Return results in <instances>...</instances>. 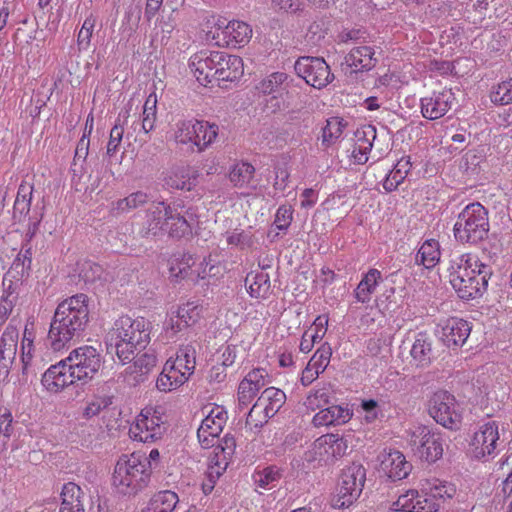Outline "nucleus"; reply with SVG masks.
I'll list each match as a JSON object with an SVG mask.
<instances>
[{
	"label": "nucleus",
	"mask_w": 512,
	"mask_h": 512,
	"mask_svg": "<svg viewBox=\"0 0 512 512\" xmlns=\"http://www.w3.org/2000/svg\"><path fill=\"white\" fill-rule=\"evenodd\" d=\"M286 401V395L285 393L275 387H269L266 388L261 396L258 398L256 404L250 409L247 415V423H249L250 418L252 417V413L254 412V409L258 405H263V411L265 413V416L268 418L273 417L280 408L285 404Z\"/></svg>",
	"instance_id": "393cba45"
},
{
	"label": "nucleus",
	"mask_w": 512,
	"mask_h": 512,
	"mask_svg": "<svg viewBox=\"0 0 512 512\" xmlns=\"http://www.w3.org/2000/svg\"><path fill=\"white\" fill-rule=\"evenodd\" d=\"M252 37V28L243 21L233 20L222 27L218 24L217 36L214 38L222 39L223 45L237 48L243 47L249 43Z\"/></svg>",
	"instance_id": "a211bd4d"
},
{
	"label": "nucleus",
	"mask_w": 512,
	"mask_h": 512,
	"mask_svg": "<svg viewBox=\"0 0 512 512\" xmlns=\"http://www.w3.org/2000/svg\"><path fill=\"white\" fill-rule=\"evenodd\" d=\"M255 173V168L250 163L242 162L236 164L229 173L231 183L238 188L247 186Z\"/></svg>",
	"instance_id": "4c0bfd02"
},
{
	"label": "nucleus",
	"mask_w": 512,
	"mask_h": 512,
	"mask_svg": "<svg viewBox=\"0 0 512 512\" xmlns=\"http://www.w3.org/2000/svg\"><path fill=\"white\" fill-rule=\"evenodd\" d=\"M421 491L424 492L427 501L435 504L431 512L438 511L447 499H452L456 494V488L453 484L436 478L425 480L422 483Z\"/></svg>",
	"instance_id": "412c9836"
},
{
	"label": "nucleus",
	"mask_w": 512,
	"mask_h": 512,
	"mask_svg": "<svg viewBox=\"0 0 512 512\" xmlns=\"http://www.w3.org/2000/svg\"><path fill=\"white\" fill-rule=\"evenodd\" d=\"M366 481V470L358 463L346 466L339 477L337 494L332 500V507L344 509L351 506L361 495Z\"/></svg>",
	"instance_id": "0eeeda50"
},
{
	"label": "nucleus",
	"mask_w": 512,
	"mask_h": 512,
	"mask_svg": "<svg viewBox=\"0 0 512 512\" xmlns=\"http://www.w3.org/2000/svg\"><path fill=\"white\" fill-rule=\"evenodd\" d=\"M165 427L161 417L151 409H144L131 424L130 437L139 442L150 443L162 438Z\"/></svg>",
	"instance_id": "f8f14e48"
},
{
	"label": "nucleus",
	"mask_w": 512,
	"mask_h": 512,
	"mask_svg": "<svg viewBox=\"0 0 512 512\" xmlns=\"http://www.w3.org/2000/svg\"><path fill=\"white\" fill-rule=\"evenodd\" d=\"M471 332L469 323L463 319H448L442 327L441 339L448 347L462 346Z\"/></svg>",
	"instance_id": "5701e85b"
},
{
	"label": "nucleus",
	"mask_w": 512,
	"mask_h": 512,
	"mask_svg": "<svg viewBox=\"0 0 512 512\" xmlns=\"http://www.w3.org/2000/svg\"><path fill=\"white\" fill-rule=\"evenodd\" d=\"M151 477V463L144 455H122L113 473V486L118 493L134 496L145 489Z\"/></svg>",
	"instance_id": "39448f33"
},
{
	"label": "nucleus",
	"mask_w": 512,
	"mask_h": 512,
	"mask_svg": "<svg viewBox=\"0 0 512 512\" xmlns=\"http://www.w3.org/2000/svg\"><path fill=\"white\" fill-rule=\"evenodd\" d=\"M18 338V328L11 322L0 337V382L9 376L17 352Z\"/></svg>",
	"instance_id": "dca6fc26"
},
{
	"label": "nucleus",
	"mask_w": 512,
	"mask_h": 512,
	"mask_svg": "<svg viewBox=\"0 0 512 512\" xmlns=\"http://www.w3.org/2000/svg\"><path fill=\"white\" fill-rule=\"evenodd\" d=\"M410 354L417 366L426 367L434 358L431 337L423 332L417 334Z\"/></svg>",
	"instance_id": "bb28decb"
},
{
	"label": "nucleus",
	"mask_w": 512,
	"mask_h": 512,
	"mask_svg": "<svg viewBox=\"0 0 512 512\" xmlns=\"http://www.w3.org/2000/svg\"><path fill=\"white\" fill-rule=\"evenodd\" d=\"M347 122L340 117H331L326 120V125L322 128L321 144L328 148L335 144L342 136Z\"/></svg>",
	"instance_id": "72a5a7b5"
},
{
	"label": "nucleus",
	"mask_w": 512,
	"mask_h": 512,
	"mask_svg": "<svg viewBox=\"0 0 512 512\" xmlns=\"http://www.w3.org/2000/svg\"><path fill=\"white\" fill-rule=\"evenodd\" d=\"M84 496L85 494L80 486L73 482L66 483L61 492V508L82 505Z\"/></svg>",
	"instance_id": "ea45409f"
},
{
	"label": "nucleus",
	"mask_w": 512,
	"mask_h": 512,
	"mask_svg": "<svg viewBox=\"0 0 512 512\" xmlns=\"http://www.w3.org/2000/svg\"><path fill=\"white\" fill-rule=\"evenodd\" d=\"M455 100L451 90H445L432 97L421 99V113L423 117L435 120L444 116L452 106Z\"/></svg>",
	"instance_id": "6ab92c4d"
},
{
	"label": "nucleus",
	"mask_w": 512,
	"mask_h": 512,
	"mask_svg": "<svg viewBox=\"0 0 512 512\" xmlns=\"http://www.w3.org/2000/svg\"><path fill=\"white\" fill-rule=\"evenodd\" d=\"M33 187L21 184L13 206V218L20 222L29 213Z\"/></svg>",
	"instance_id": "c9c22d12"
},
{
	"label": "nucleus",
	"mask_w": 512,
	"mask_h": 512,
	"mask_svg": "<svg viewBox=\"0 0 512 512\" xmlns=\"http://www.w3.org/2000/svg\"><path fill=\"white\" fill-rule=\"evenodd\" d=\"M329 408L334 418V425H341L348 422L353 415L352 411L347 406L332 405Z\"/></svg>",
	"instance_id": "052dcab7"
},
{
	"label": "nucleus",
	"mask_w": 512,
	"mask_h": 512,
	"mask_svg": "<svg viewBox=\"0 0 512 512\" xmlns=\"http://www.w3.org/2000/svg\"><path fill=\"white\" fill-rule=\"evenodd\" d=\"M347 449V440L338 434L322 435L313 444L315 458L325 464L343 457L347 453Z\"/></svg>",
	"instance_id": "ddd939ff"
},
{
	"label": "nucleus",
	"mask_w": 512,
	"mask_h": 512,
	"mask_svg": "<svg viewBox=\"0 0 512 512\" xmlns=\"http://www.w3.org/2000/svg\"><path fill=\"white\" fill-rule=\"evenodd\" d=\"M77 381V376L73 373V369H70L67 358L50 366L41 379L43 386L53 393L60 392Z\"/></svg>",
	"instance_id": "2eb2a0df"
},
{
	"label": "nucleus",
	"mask_w": 512,
	"mask_h": 512,
	"mask_svg": "<svg viewBox=\"0 0 512 512\" xmlns=\"http://www.w3.org/2000/svg\"><path fill=\"white\" fill-rule=\"evenodd\" d=\"M67 360L70 369L76 374L78 381L87 383L99 372L103 359L100 352L92 346H82L70 352Z\"/></svg>",
	"instance_id": "9d476101"
},
{
	"label": "nucleus",
	"mask_w": 512,
	"mask_h": 512,
	"mask_svg": "<svg viewBox=\"0 0 512 512\" xmlns=\"http://www.w3.org/2000/svg\"><path fill=\"white\" fill-rule=\"evenodd\" d=\"M355 145L362 151L371 150L376 139V128L373 125H364L355 132Z\"/></svg>",
	"instance_id": "de8ad7c7"
},
{
	"label": "nucleus",
	"mask_w": 512,
	"mask_h": 512,
	"mask_svg": "<svg viewBox=\"0 0 512 512\" xmlns=\"http://www.w3.org/2000/svg\"><path fill=\"white\" fill-rule=\"evenodd\" d=\"M267 372L263 368H255L251 370L242 380V382H248L249 386L257 388L259 391L262 387L267 384L266 377Z\"/></svg>",
	"instance_id": "6e6d98bb"
},
{
	"label": "nucleus",
	"mask_w": 512,
	"mask_h": 512,
	"mask_svg": "<svg viewBox=\"0 0 512 512\" xmlns=\"http://www.w3.org/2000/svg\"><path fill=\"white\" fill-rule=\"evenodd\" d=\"M491 101L499 105L512 103V79L503 81L491 92Z\"/></svg>",
	"instance_id": "8fccbe9b"
},
{
	"label": "nucleus",
	"mask_w": 512,
	"mask_h": 512,
	"mask_svg": "<svg viewBox=\"0 0 512 512\" xmlns=\"http://www.w3.org/2000/svg\"><path fill=\"white\" fill-rule=\"evenodd\" d=\"M258 390L248 385V382H240L238 387V408L244 410L253 401Z\"/></svg>",
	"instance_id": "5fc2aeb1"
},
{
	"label": "nucleus",
	"mask_w": 512,
	"mask_h": 512,
	"mask_svg": "<svg viewBox=\"0 0 512 512\" xmlns=\"http://www.w3.org/2000/svg\"><path fill=\"white\" fill-rule=\"evenodd\" d=\"M195 120H180L175 125L174 139L179 144H193L197 129Z\"/></svg>",
	"instance_id": "a19ab883"
},
{
	"label": "nucleus",
	"mask_w": 512,
	"mask_h": 512,
	"mask_svg": "<svg viewBox=\"0 0 512 512\" xmlns=\"http://www.w3.org/2000/svg\"><path fill=\"white\" fill-rule=\"evenodd\" d=\"M292 220V209L290 206L282 205L278 208L275 216V225L279 230L287 229Z\"/></svg>",
	"instance_id": "bf43d9fd"
},
{
	"label": "nucleus",
	"mask_w": 512,
	"mask_h": 512,
	"mask_svg": "<svg viewBox=\"0 0 512 512\" xmlns=\"http://www.w3.org/2000/svg\"><path fill=\"white\" fill-rule=\"evenodd\" d=\"M374 50L369 46L353 48L345 57V62L354 68L355 72L371 70L377 63Z\"/></svg>",
	"instance_id": "a878e982"
},
{
	"label": "nucleus",
	"mask_w": 512,
	"mask_h": 512,
	"mask_svg": "<svg viewBox=\"0 0 512 512\" xmlns=\"http://www.w3.org/2000/svg\"><path fill=\"white\" fill-rule=\"evenodd\" d=\"M113 402V396H94L86 405L83 415L86 418L97 416L101 411L107 409Z\"/></svg>",
	"instance_id": "09e8293b"
},
{
	"label": "nucleus",
	"mask_w": 512,
	"mask_h": 512,
	"mask_svg": "<svg viewBox=\"0 0 512 512\" xmlns=\"http://www.w3.org/2000/svg\"><path fill=\"white\" fill-rule=\"evenodd\" d=\"M195 129H197L194 140V146L199 152L206 150L216 139L219 127L215 123L203 120H195Z\"/></svg>",
	"instance_id": "c756f323"
},
{
	"label": "nucleus",
	"mask_w": 512,
	"mask_h": 512,
	"mask_svg": "<svg viewBox=\"0 0 512 512\" xmlns=\"http://www.w3.org/2000/svg\"><path fill=\"white\" fill-rule=\"evenodd\" d=\"M87 301V295L80 293L58 304L47 335V344L53 351H60L82 338L89 322Z\"/></svg>",
	"instance_id": "f257e3e1"
},
{
	"label": "nucleus",
	"mask_w": 512,
	"mask_h": 512,
	"mask_svg": "<svg viewBox=\"0 0 512 512\" xmlns=\"http://www.w3.org/2000/svg\"><path fill=\"white\" fill-rule=\"evenodd\" d=\"M440 245L435 239L426 240L419 248L415 261L426 268H433L440 260Z\"/></svg>",
	"instance_id": "f704fd0d"
},
{
	"label": "nucleus",
	"mask_w": 512,
	"mask_h": 512,
	"mask_svg": "<svg viewBox=\"0 0 512 512\" xmlns=\"http://www.w3.org/2000/svg\"><path fill=\"white\" fill-rule=\"evenodd\" d=\"M151 322L144 317H119L106 335L108 353H115L125 364L136 351L139 353L150 343Z\"/></svg>",
	"instance_id": "f03ea898"
},
{
	"label": "nucleus",
	"mask_w": 512,
	"mask_h": 512,
	"mask_svg": "<svg viewBox=\"0 0 512 512\" xmlns=\"http://www.w3.org/2000/svg\"><path fill=\"white\" fill-rule=\"evenodd\" d=\"M169 205L158 202L146 210L145 219L139 228V235L146 239H158L165 235V222Z\"/></svg>",
	"instance_id": "4468645a"
},
{
	"label": "nucleus",
	"mask_w": 512,
	"mask_h": 512,
	"mask_svg": "<svg viewBox=\"0 0 512 512\" xmlns=\"http://www.w3.org/2000/svg\"><path fill=\"white\" fill-rule=\"evenodd\" d=\"M169 212L165 222V235L179 239L191 234L192 228L186 218L170 205Z\"/></svg>",
	"instance_id": "cd10ccee"
},
{
	"label": "nucleus",
	"mask_w": 512,
	"mask_h": 512,
	"mask_svg": "<svg viewBox=\"0 0 512 512\" xmlns=\"http://www.w3.org/2000/svg\"><path fill=\"white\" fill-rule=\"evenodd\" d=\"M189 67L204 85L214 81L232 82L243 74L242 59L222 51H200L190 58Z\"/></svg>",
	"instance_id": "20e7f679"
},
{
	"label": "nucleus",
	"mask_w": 512,
	"mask_h": 512,
	"mask_svg": "<svg viewBox=\"0 0 512 512\" xmlns=\"http://www.w3.org/2000/svg\"><path fill=\"white\" fill-rule=\"evenodd\" d=\"M288 75L283 72H275L268 77L262 79L257 85L256 89L259 93L270 95L273 93L283 92L285 89L282 85L287 81Z\"/></svg>",
	"instance_id": "e433bc0d"
},
{
	"label": "nucleus",
	"mask_w": 512,
	"mask_h": 512,
	"mask_svg": "<svg viewBox=\"0 0 512 512\" xmlns=\"http://www.w3.org/2000/svg\"><path fill=\"white\" fill-rule=\"evenodd\" d=\"M412 465L406 461L405 456L399 451H390L383 455L380 470L392 481L406 478L411 472Z\"/></svg>",
	"instance_id": "4be33fe9"
},
{
	"label": "nucleus",
	"mask_w": 512,
	"mask_h": 512,
	"mask_svg": "<svg viewBox=\"0 0 512 512\" xmlns=\"http://www.w3.org/2000/svg\"><path fill=\"white\" fill-rule=\"evenodd\" d=\"M156 105L157 97L155 93H151L143 106V119L141 129L145 134L153 130L156 121Z\"/></svg>",
	"instance_id": "37998d69"
},
{
	"label": "nucleus",
	"mask_w": 512,
	"mask_h": 512,
	"mask_svg": "<svg viewBox=\"0 0 512 512\" xmlns=\"http://www.w3.org/2000/svg\"><path fill=\"white\" fill-rule=\"evenodd\" d=\"M283 477V470L276 465L267 466L253 474L256 487L270 490L275 488Z\"/></svg>",
	"instance_id": "473e14b6"
},
{
	"label": "nucleus",
	"mask_w": 512,
	"mask_h": 512,
	"mask_svg": "<svg viewBox=\"0 0 512 512\" xmlns=\"http://www.w3.org/2000/svg\"><path fill=\"white\" fill-rule=\"evenodd\" d=\"M499 440L498 424L496 421H488L480 426L473 437L476 457L491 455Z\"/></svg>",
	"instance_id": "aec40b11"
},
{
	"label": "nucleus",
	"mask_w": 512,
	"mask_h": 512,
	"mask_svg": "<svg viewBox=\"0 0 512 512\" xmlns=\"http://www.w3.org/2000/svg\"><path fill=\"white\" fill-rule=\"evenodd\" d=\"M216 450H220V453L225 454L231 458L236 449L235 438L231 435H225L218 445L215 446Z\"/></svg>",
	"instance_id": "69168bd1"
},
{
	"label": "nucleus",
	"mask_w": 512,
	"mask_h": 512,
	"mask_svg": "<svg viewBox=\"0 0 512 512\" xmlns=\"http://www.w3.org/2000/svg\"><path fill=\"white\" fill-rule=\"evenodd\" d=\"M321 402L323 404L328 403V394L324 389L316 390L314 393L310 394L307 397L306 405L308 408L315 409L321 406Z\"/></svg>",
	"instance_id": "0e129e2a"
},
{
	"label": "nucleus",
	"mask_w": 512,
	"mask_h": 512,
	"mask_svg": "<svg viewBox=\"0 0 512 512\" xmlns=\"http://www.w3.org/2000/svg\"><path fill=\"white\" fill-rule=\"evenodd\" d=\"M331 354L332 353L330 347L322 346L315 352L313 357L310 359V361H314V369L317 370L319 374L323 373L324 370L326 369L327 365L329 364Z\"/></svg>",
	"instance_id": "4d7b16f0"
},
{
	"label": "nucleus",
	"mask_w": 512,
	"mask_h": 512,
	"mask_svg": "<svg viewBox=\"0 0 512 512\" xmlns=\"http://www.w3.org/2000/svg\"><path fill=\"white\" fill-rule=\"evenodd\" d=\"M165 184L173 189L190 191L196 185V176L185 167L172 169L165 177Z\"/></svg>",
	"instance_id": "7c9ffc66"
},
{
	"label": "nucleus",
	"mask_w": 512,
	"mask_h": 512,
	"mask_svg": "<svg viewBox=\"0 0 512 512\" xmlns=\"http://www.w3.org/2000/svg\"><path fill=\"white\" fill-rule=\"evenodd\" d=\"M133 366L141 375L148 374L157 364V355L153 349H148L141 354L133 355Z\"/></svg>",
	"instance_id": "a18cd8bd"
},
{
	"label": "nucleus",
	"mask_w": 512,
	"mask_h": 512,
	"mask_svg": "<svg viewBox=\"0 0 512 512\" xmlns=\"http://www.w3.org/2000/svg\"><path fill=\"white\" fill-rule=\"evenodd\" d=\"M381 279L382 275L378 269H369L354 291L357 301L361 303H368Z\"/></svg>",
	"instance_id": "c85d7f7f"
},
{
	"label": "nucleus",
	"mask_w": 512,
	"mask_h": 512,
	"mask_svg": "<svg viewBox=\"0 0 512 512\" xmlns=\"http://www.w3.org/2000/svg\"><path fill=\"white\" fill-rule=\"evenodd\" d=\"M33 339L34 334L31 330L26 326L23 333L21 349H22V373L27 374L29 361L32 358V349H33Z\"/></svg>",
	"instance_id": "603ef678"
},
{
	"label": "nucleus",
	"mask_w": 512,
	"mask_h": 512,
	"mask_svg": "<svg viewBox=\"0 0 512 512\" xmlns=\"http://www.w3.org/2000/svg\"><path fill=\"white\" fill-rule=\"evenodd\" d=\"M226 422V417H221L213 420L212 418H204L202 420V423L199 427V429H202V433H212L214 435L219 436V434L222 432L223 427Z\"/></svg>",
	"instance_id": "13d9d810"
},
{
	"label": "nucleus",
	"mask_w": 512,
	"mask_h": 512,
	"mask_svg": "<svg viewBox=\"0 0 512 512\" xmlns=\"http://www.w3.org/2000/svg\"><path fill=\"white\" fill-rule=\"evenodd\" d=\"M178 502L176 493L165 490L156 493L143 509L144 512H173Z\"/></svg>",
	"instance_id": "2f4dec72"
},
{
	"label": "nucleus",
	"mask_w": 512,
	"mask_h": 512,
	"mask_svg": "<svg viewBox=\"0 0 512 512\" xmlns=\"http://www.w3.org/2000/svg\"><path fill=\"white\" fill-rule=\"evenodd\" d=\"M412 167L410 156L402 157L390 171L394 178L403 182Z\"/></svg>",
	"instance_id": "e2e57ef3"
},
{
	"label": "nucleus",
	"mask_w": 512,
	"mask_h": 512,
	"mask_svg": "<svg viewBox=\"0 0 512 512\" xmlns=\"http://www.w3.org/2000/svg\"><path fill=\"white\" fill-rule=\"evenodd\" d=\"M149 201V195L143 191H137L129 194L127 197L116 202L115 208L119 212H129L144 206Z\"/></svg>",
	"instance_id": "79ce46f5"
},
{
	"label": "nucleus",
	"mask_w": 512,
	"mask_h": 512,
	"mask_svg": "<svg viewBox=\"0 0 512 512\" xmlns=\"http://www.w3.org/2000/svg\"><path fill=\"white\" fill-rule=\"evenodd\" d=\"M95 26V19L93 17H87L78 33L77 44L79 50H86L90 45L93 29Z\"/></svg>",
	"instance_id": "864d4df0"
},
{
	"label": "nucleus",
	"mask_w": 512,
	"mask_h": 512,
	"mask_svg": "<svg viewBox=\"0 0 512 512\" xmlns=\"http://www.w3.org/2000/svg\"><path fill=\"white\" fill-rule=\"evenodd\" d=\"M297 75L305 82L317 89L326 87L334 79L329 65L323 58L303 56L295 62Z\"/></svg>",
	"instance_id": "9b49d317"
},
{
	"label": "nucleus",
	"mask_w": 512,
	"mask_h": 512,
	"mask_svg": "<svg viewBox=\"0 0 512 512\" xmlns=\"http://www.w3.org/2000/svg\"><path fill=\"white\" fill-rule=\"evenodd\" d=\"M202 307L193 301L180 305L175 312L171 313L167 326V334L171 337L182 330L195 325L201 318Z\"/></svg>",
	"instance_id": "f3484780"
},
{
	"label": "nucleus",
	"mask_w": 512,
	"mask_h": 512,
	"mask_svg": "<svg viewBox=\"0 0 512 512\" xmlns=\"http://www.w3.org/2000/svg\"><path fill=\"white\" fill-rule=\"evenodd\" d=\"M89 145H90V140L88 138V134H86V132H84V134L82 135V137L80 138V140L77 143L74 161L80 160V159L85 160L87 158L88 151H89Z\"/></svg>",
	"instance_id": "774afa93"
},
{
	"label": "nucleus",
	"mask_w": 512,
	"mask_h": 512,
	"mask_svg": "<svg viewBox=\"0 0 512 512\" xmlns=\"http://www.w3.org/2000/svg\"><path fill=\"white\" fill-rule=\"evenodd\" d=\"M196 350L193 345L181 346L176 353V367L182 369L184 374H193L196 365Z\"/></svg>",
	"instance_id": "58836bf2"
},
{
	"label": "nucleus",
	"mask_w": 512,
	"mask_h": 512,
	"mask_svg": "<svg viewBox=\"0 0 512 512\" xmlns=\"http://www.w3.org/2000/svg\"><path fill=\"white\" fill-rule=\"evenodd\" d=\"M453 232L461 243L476 244L486 239L489 232L487 209L479 202L467 205L459 213Z\"/></svg>",
	"instance_id": "423d86ee"
},
{
	"label": "nucleus",
	"mask_w": 512,
	"mask_h": 512,
	"mask_svg": "<svg viewBox=\"0 0 512 512\" xmlns=\"http://www.w3.org/2000/svg\"><path fill=\"white\" fill-rule=\"evenodd\" d=\"M194 264V259L190 254H178L174 255L170 271L171 274L180 279H184L188 276L191 266Z\"/></svg>",
	"instance_id": "c03bdc74"
},
{
	"label": "nucleus",
	"mask_w": 512,
	"mask_h": 512,
	"mask_svg": "<svg viewBox=\"0 0 512 512\" xmlns=\"http://www.w3.org/2000/svg\"><path fill=\"white\" fill-rule=\"evenodd\" d=\"M80 277L86 282V283H94L98 280H106L104 276V269L101 265L86 261L81 265Z\"/></svg>",
	"instance_id": "3c124183"
},
{
	"label": "nucleus",
	"mask_w": 512,
	"mask_h": 512,
	"mask_svg": "<svg viewBox=\"0 0 512 512\" xmlns=\"http://www.w3.org/2000/svg\"><path fill=\"white\" fill-rule=\"evenodd\" d=\"M443 442L441 434L427 426L416 427L409 440L414 453L427 463H434L442 457Z\"/></svg>",
	"instance_id": "1a4fd4ad"
},
{
	"label": "nucleus",
	"mask_w": 512,
	"mask_h": 512,
	"mask_svg": "<svg viewBox=\"0 0 512 512\" xmlns=\"http://www.w3.org/2000/svg\"><path fill=\"white\" fill-rule=\"evenodd\" d=\"M449 282L461 299L481 296L491 276L489 267L470 254L453 255L447 267Z\"/></svg>",
	"instance_id": "7ed1b4c3"
},
{
	"label": "nucleus",
	"mask_w": 512,
	"mask_h": 512,
	"mask_svg": "<svg viewBox=\"0 0 512 512\" xmlns=\"http://www.w3.org/2000/svg\"><path fill=\"white\" fill-rule=\"evenodd\" d=\"M270 277L267 273L261 271L253 277V282L249 285V293L255 298H264L270 290Z\"/></svg>",
	"instance_id": "49530a36"
},
{
	"label": "nucleus",
	"mask_w": 512,
	"mask_h": 512,
	"mask_svg": "<svg viewBox=\"0 0 512 512\" xmlns=\"http://www.w3.org/2000/svg\"><path fill=\"white\" fill-rule=\"evenodd\" d=\"M333 415L330 412V408L321 409L312 419V423L316 427L334 425Z\"/></svg>",
	"instance_id": "338daca9"
},
{
	"label": "nucleus",
	"mask_w": 512,
	"mask_h": 512,
	"mask_svg": "<svg viewBox=\"0 0 512 512\" xmlns=\"http://www.w3.org/2000/svg\"><path fill=\"white\" fill-rule=\"evenodd\" d=\"M434 505L427 501L424 492L419 493L418 490L411 489L398 497L397 501L393 503V509L402 512H431Z\"/></svg>",
	"instance_id": "b1692460"
},
{
	"label": "nucleus",
	"mask_w": 512,
	"mask_h": 512,
	"mask_svg": "<svg viewBox=\"0 0 512 512\" xmlns=\"http://www.w3.org/2000/svg\"><path fill=\"white\" fill-rule=\"evenodd\" d=\"M430 416L443 427L458 430L462 423V410L454 395L445 390L436 391L429 399Z\"/></svg>",
	"instance_id": "6e6552de"
},
{
	"label": "nucleus",
	"mask_w": 512,
	"mask_h": 512,
	"mask_svg": "<svg viewBox=\"0 0 512 512\" xmlns=\"http://www.w3.org/2000/svg\"><path fill=\"white\" fill-rule=\"evenodd\" d=\"M124 129L121 125L115 124L114 127L110 131V139L107 145V154L109 156H113L119 147L122 137H123Z\"/></svg>",
	"instance_id": "680f3d73"
}]
</instances>
